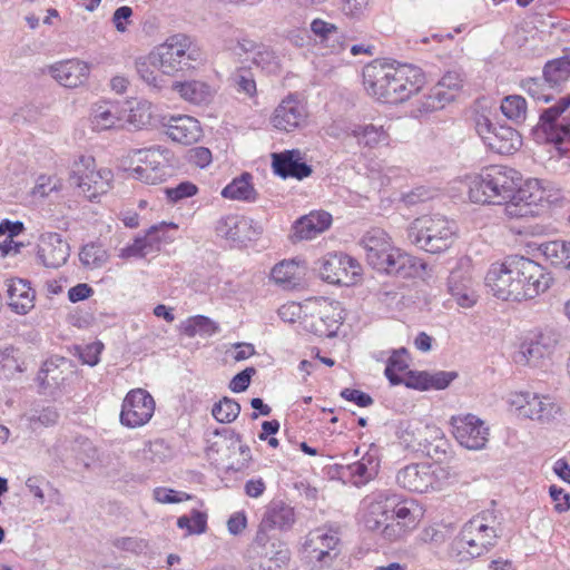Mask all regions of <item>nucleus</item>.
Here are the masks:
<instances>
[{"label": "nucleus", "mask_w": 570, "mask_h": 570, "mask_svg": "<svg viewBox=\"0 0 570 570\" xmlns=\"http://www.w3.org/2000/svg\"><path fill=\"white\" fill-rule=\"evenodd\" d=\"M551 282L540 264L523 256H510L500 264H492L485 276V285L493 296L514 302L537 297Z\"/></svg>", "instance_id": "1"}, {"label": "nucleus", "mask_w": 570, "mask_h": 570, "mask_svg": "<svg viewBox=\"0 0 570 570\" xmlns=\"http://www.w3.org/2000/svg\"><path fill=\"white\" fill-rule=\"evenodd\" d=\"M364 524L386 542L405 538L419 523L420 509L413 500L403 499L392 490H380L365 499Z\"/></svg>", "instance_id": "2"}, {"label": "nucleus", "mask_w": 570, "mask_h": 570, "mask_svg": "<svg viewBox=\"0 0 570 570\" xmlns=\"http://www.w3.org/2000/svg\"><path fill=\"white\" fill-rule=\"evenodd\" d=\"M366 91L385 104H400L417 92L425 82L419 67L375 60L363 70Z\"/></svg>", "instance_id": "3"}, {"label": "nucleus", "mask_w": 570, "mask_h": 570, "mask_svg": "<svg viewBox=\"0 0 570 570\" xmlns=\"http://www.w3.org/2000/svg\"><path fill=\"white\" fill-rule=\"evenodd\" d=\"M520 184L517 170L501 165L489 166L470 177L469 198L479 204L505 205L507 215L523 217L528 214V205L513 202L522 199Z\"/></svg>", "instance_id": "4"}, {"label": "nucleus", "mask_w": 570, "mask_h": 570, "mask_svg": "<svg viewBox=\"0 0 570 570\" xmlns=\"http://www.w3.org/2000/svg\"><path fill=\"white\" fill-rule=\"evenodd\" d=\"M500 522L493 509L472 517L462 527L451 544V557L462 561L465 557L478 558L491 551L500 538Z\"/></svg>", "instance_id": "5"}, {"label": "nucleus", "mask_w": 570, "mask_h": 570, "mask_svg": "<svg viewBox=\"0 0 570 570\" xmlns=\"http://www.w3.org/2000/svg\"><path fill=\"white\" fill-rule=\"evenodd\" d=\"M406 234L411 244L428 253L438 254L451 246L455 224L443 215H424L410 224Z\"/></svg>", "instance_id": "6"}, {"label": "nucleus", "mask_w": 570, "mask_h": 570, "mask_svg": "<svg viewBox=\"0 0 570 570\" xmlns=\"http://www.w3.org/2000/svg\"><path fill=\"white\" fill-rule=\"evenodd\" d=\"M149 59L163 73L175 75L193 68V63L202 59V53L190 37L177 33L159 45Z\"/></svg>", "instance_id": "7"}, {"label": "nucleus", "mask_w": 570, "mask_h": 570, "mask_svg": "<svg viewBox=\"0 0 570 570\" xmlns=\"http://www.w3.org/2000/svg\"><path fill=\"white\" fill-rule=\"evenodd\" d=\"M69 179L71 184L76 185L92 202L111 188L114 174L108 168L96 169V163L92 157L80 156L72 164Z\"/></svg>", "instance_id": "8"}, {"label": "nucleus", "mask_w": 570, "mask_h": 570, "mask_svg": "<svg viewBox=\"0 0 570 570\" xmlns=\"http://www.w3.org/2000/svg\"><path fill=\"white\" fill-rule=\"evenodd\" d=\"M436 426L423 424L419 420L400 421L396 430V435L404 448L424 451L430 456L433 455V452L435 454L445 452L443 446L446 445V442Z\"/></svg>", "instance_id": "9"}, {"label": "nucleus", "mask_w": 570, "mask_h": 570, "mask_svg": "<svg viewBox=\"0 0 570 570\" xmlns=\"http://www.w3.org/2000/svg\"><path fill=\"white\" fill-rule=\"evenodd\" d=\"M134 157L139 163L135 168L130 169V176L137 180L149 185L163 183L170 174V151L160 146L146 149H137Z\"/></svg>", "instance_id": "10"}, {"label": "nucleus", "mask_w": 570, "mask_h": 570, "mask_svg": "<svg viewBox=\"0 0 570 570\" xmlns=\"http://www.w3.org/2000/svg\"><path fill=\"white\" fill-rule=\"evenodd\" d=\"M474 122L480 138L490 150L497 154L510 155L522 145L520 134L509 126L494 125L484 115H478Z\"/></svg>", "instance_id": "11"}, {"label": "nucleus", "mask_w": 570, "mask_h": 570, "mask_svg": "<svg viewBox=\"0 0 570 570\" xmlns=\"http://www.w3.org/2000/svg\"><path fill=\"white\" fill-rule=\"evenodd\" d=\"M537 129L556 145L570 141V95L561 97L553 106L540 112Z\"/></svg>", "instance_id": "12"}, {"label": "nucleus", "mask_w": 570, "mask_h": 570, "mask_svg": "<svg viewBox=\"0 0 570 570\" xmlns=\"http://www.w3.org/2000/svg\"><path fill=\"white\" fill-rule=\"evenodd\" d=\"M318 274L324 282L352 285L361 275V265L344 253H328L318 261Z\"/></svg>", "instance_id": "13"}, {"label": "nucleus", "mask_w": 570, "mask_h": 570, "mask_svg": "<svg viewBox=\"0 0 570 570\" xmlns=\"http://www.w3.org/2000/svg\"><path fill=\"white\" fill-rule=\"evenodd\" d=\"M557 337L553 332H540L525 337L513 353V362L519 366L540 367L550 357Z\"/></svg>", "instance_id": "14"}, {"label": "nucleus", "mask_w": 570, "mask_h": 570, "mask_svg": "<svg viewBox=\"0 0 570 570\" xmlns=\"http://www.w3.org/2000/svg\"><path fill=\"white\" fill-rule=\"evenodd\" d=\"M316 306L315 313L305 320L306 330L321 337L335 336L344 320L341 303L321 297Z\"/></svg>", "instance_id": "15"}, {"label": "nucleus", "mask_w": 570, "mask_h": 570, "mask_svg": "<svg viewBox=\"0 0 570 570\" xmlns=\"http://www.w3.org/2000/svg\"><path fill=\"white\" fill-rule=\"evenodd\" d=\"M520 416L549 423L560 413L561 407L550 395L523 392L517 394L512 401Z\"/></svg>", "instance_id": "16"}, {"label": "nucleus", "mask_w": 570, "mask_h": 570, "mask_svg": "<svg viewBox=\"0 0 570 570\" xmlns=\"http://www.w3.org/2000/svg\"><path fill=\"white\" fill-rule=\"evenodd\" d=\"M155 412L153 396L142 389H135L127 393L122 401L120 423L127 428H139L150 421Z\"/></svg>", "instance_id": "17"}, {"label": "nucleus", "mask_w": 570, "mask_h": 570, "mask_svg": "<svg viewBox=\"0 0 570 570\" xmlns=\"http://www.w3.org/2000/svg\"><path fill=\"white\" fill-rule=\"evenodd\" d=\"M452 433L455 440L468 450H482L489 440V429L473 414L451 417Z\"/></svg>", "instance_id": "18"}, {"label": "nucleus", "mask_w": 570, "mask_h": 570, "mask_svg": "<svg viewBox=\"0 0 570 570\" xmlns=\"http://www.w3.org/2000/svg\"><path fill=\"white\" fill-rule=\"evenodd\" d=\"M396 483L409 491L425 493L440 488L436 470L429 463H412L396 473Z\"/></svg>", "instance_id": "19"}, {"label": "nucleus", "mask_w": 570, "mask_h": 570, "mask_svg": "<svg viewBox=\"0 0 570 570\" xmlns=\"http://www.w3.org/2000/svg\"><path fill=\"white\" fill-rule=\"evenodd\" d=\"M306 105L297 94H289L275 108L272 124L275 128L291 132L302 128L307 121Z\"/></svg>", "instance_id": "20"}, {"label": "nucleus", "mask_w": 570, "mask_h": 570, "mask_svg": "<svg viewBox=\"0 0 570 570\" xmlns=\"http://www.w3.org/2000/svg\"><path fill=\"white\" fill-rule=\"evenodd\" d=\"M463 80L460 73L455 71L446 72L441 80L431 89L430 94L419 101L417 111L428 114L442 109L446 104L455 98L461 89Z\"/></svg>", "instance_id": "21"}, {"label": "nucleus", "mask_w": 570, "mask_h": 570, "mask_svg": "<svg viewBox=\"0 0 570 570\" xmlns=\"http://www.w3.org/2000/svg\"><path fill=\"white\" fill-rule=\"evenodd\" d=\"M295 522L294 509L282 502H272L259 523L258 531L255 538V542L264 544L269 541L268 531L272 530H288Z\"/></svg>", "instance_id": "22"}, {"label": "nucleus", "mask_w": 570, "mask_h": 570, "mask_svg": "<svg viewBox=\"0 0 570 570\" xmlns=\"http://www.w3.org/2000/svg\"><path fill=\"white\" fill-rule=\"evenodd\" d=\"M168 226L176 228V225H167L166 223L149 227L144 236L136 237L131 244L121 248L119 256L121 258H145L158 253L163 242L167 239L166 229Z\"/></svg>", "instance_id": "23"}, {"label": "nucleus", "mask_w": 570, "mask_h": 570, "mask_svg": "<svg viewBox=\"0 0 570 570\" xmlns=\"http://www.w3.org/2000/svg\"><path fill=\"white\" fill-rule=\"evenodd\" d=\"M217 236L232 243H245L252 240L262 233L253 219L239 215L220 217L215 226Z\"/></svg>", "instance_id": "24"}, {"label": "nucleus", "mask_w": 570, "mask_h": 570, "mask_svg": "<svg viewBox=\"0 0 570 570\" xmlns=\"http://www.w3.org/2000/svg\"><path fill=\"white\" fill-rule=\"evenodd\" d=\"M448 289L458 305L464 308L472 307L478 299L474 282L468 267L453 268L448 278Z\"/></svg>", "instance_id": "25"}, {"label": "nucleus", "mask_w": 570, "mask_h": 570, "mask_svg": "<svg viewBox=\"0 0 570 570\" xmlns=\"http://www.w3.org/2000/svg\"><path fill=\"white\" fill-rule=\"evenodd\" d=\"M69 245L58 233H45L40 236L38 244V257L49 268H58L69 257Z\"/></svg>", "instance_id": "26"}, {"label": "nucleus", "mask_w": 570, "mask_h": 570, "mask_svg": "<svg viewBox=\"0 0 570 570\" xmlns=\"http://www.w3.org/2000/svg\"><path fill=\"white\" fill-rule=\"evenodd\" d=\"M366 250L367 263L376 271L383 267L392 250L396 248L390 243L387 234L380 228H373L362 239Z\"/></svg>", "instance_id": "27"}, {"label": "nucleus", "mask_w": 570, "mask_h": 570, "mask_svg": "<svg viewBox=\"0 0 570 570\" xmlns=\"http://www.w3.org/2000/svg\"><path fill=\"white\" fill-rule=\"evenodd\" d=\"M274 173L282 178L293 177L303 179L312 174V168L302 161L299 150H286L284 153L273 154Z\"/></svg>", "instance_id": "28"}, {"label": "nucleus", "mask_w": 570, "mask_h": 570, "mask_svg": "<svg viewBox=\"0 0 570 570\" xmlns=\"http://www.w3.org/2000/svg\"><path fill=\"white\" fill-rule=\"evenodd\" d=\"M309 27L316 43L322 48L332 53H338L346 48L345 36L336 24L316 18Z\"/></svg>", "instance_id": "29"}, {"label": "nucleus", "mask_w": 570, "mask_h": 570, "mask_svg": "<svg viewBox=\"0 0 570 570\" xmlns=\"http://www.w3.org/2000/svg\"><path fill=\"white\" fill-rule=\"evenodd\" d=\"M379 469L380 459L376 450H368L358 461L344 466L343 475L348 476L354 485L361 487L374 479L379 473Z\"/></svg>", "instance_id": "30"}, {"label": "nucleus", "mask_w": 570, "mask_h": 570, "mask_svg": "<svg viewBox=\"0 0 570 570\" xmlns=\"http://www.w3.org/2000/svg\"><path fill=\"white\" fill-rule=\"evenodd\" d=\"M51 76L63 87L76 88L89 76V66L80 60H66L50 67Z\"/></svg>", "instance_id": "31"}, {"label": "nucleus", "mask_w": 570, "mask_h": 570, "mask_svg": "<svg viewBox=\"0 0 570 570\" xmlns=\"http://www.w3.org/2000/svg\"><path fill=\"white\" fill-rule=\"evenodd\" d=\"M424 267V263L420 259L396 248L395 250H392L389 259L383 264V267L380 268L379 272L401 278H411L419 275L420 271Z\"/></svg>", "instance_id": "32"}, {"label": "nucleus", "mask_w": 570, "mask_h": 570, "mask_svg": "<svg viewBox=\"0 0 570 570\" xmlns=\"http://www.w3.org/2000/svg\"><path fill=\"white\" fill-rule=\"evenodd\" d=\"M9 306L18 314H27L35 307L36 292L30 282L23 278H10L7 281Z\"/></svg>", "instance_id": "33"}, {"label": "nucleus", "mask_w": 570, "mask_h": 570, "mask_svg": "<svg viewBox=\"0 0 570 570\" xmlns=\"http://www.w3.org/2000/svg\"><path fill=\"white\" fill-rule=\"evenodd\" d=\"M166 135L174 141L183 145L197 142L202 136V129L197 119L190 116L173 117L165 125Z\"/></svg>", "instance_id": "34"}, {"label": "nucleus", "mask_w": 570, "mask_h": 570, "mask_svg": "<svg viewBox=\"0 0 570 570\" xmlns=\"http://www.w3.org/2000/svg\"><path fill=\"white\" fill-rule=\"evenodd\" d=\"M331 224L332 216L327 212H311L295 222L293 236L298 240L312 239L330 228Z\"/></svg>", "instance_id": "35"}, {"label": "nucleus", "mask_w": 570, "mask_h": 570, "mask_svg": "<svg viewBox=\"0 0 570 570\" xmlns=\"http://www.w3.org/2000/svg\"><path fill=\"white\" fill-rule=\"evenodd\" d=\"M338 542L340 538L336 532L316 529L309 533L305 547L311 553H314L313 557L317 562L327 563V560H333L331 551L336 548Z\"/></svg>", "instance_id": "36"}, {"label": "nucleus", "mask_w": 570, "mask_h": 570, "mask_svg": "<svg viewBox=\"0 0 570 570\" xmlns=\"http://www.w3.org/2000/svg\"><path fill=\"white\" fill-rule=\"evenodd\" d=\"M69 374H72L69 360L66 357H51L43 363L39 380L47 387H60L65 384Z\"/></svg>", "instance_id": "37"}, {"label": "nucleus", "mask_w": 570, "mask_h": 570, "mask_svg": "<svg viewBox=\"0 0 570 570\" xmlns=\"http://www.w3.org/2000/svg\"><path fill=\"white\" fill-rule=\"evenodd\" d=\"M173 89L178 92L180 98L194 105H207L215 95V89L202 80H188L175 82Z\"/></svg>", "instance_id": "38"}, {"label": "nucleus", "mask_w": 570, "mask_h": 570, "mask_svg": "<svg viewBox=\"0 0 570 570\" xmlns=\"http://www.w3.org/2000/svg\"><path fill=\"white\" fill-rule=\"evenodd\" d=\"M347 135L355 138L357 145L373 149L381 144H387L389 134L383 126L373 124H355L348 127Z\"/></svg>", "instance_id": "39"}, {"label": "nucleus", "mask_w": 570, "mask_h": 570, "mask_svg": "<svg viewBox=\"0 0 570 570\" xmlns=\"http://www.w3.org/2000/svg\"><path fill=\"white\" fill-rule=\"evenodd\" d=\"M252 176L247 173L235 178L223 190L222 196L235 200L255 202L256 191L250 183Z\"/></svg>", "instance_id": "40"}, {"label": "nucleus", "mask_w": 570, "mask_h": 570, "mask_svg": "<svg viewBox=\"0 0 570 570\" xmlns=\"http://www.w3.org/2000/svg\"><path fill=\"white\" fill-rule=\"evenodd\" d=\"M410 355L405 347L393 350L387 360L384 374L392 385L403 383V377L397 373L404 372L409 368Z\"/></svg>", "instance_id": "41"}, {"label": "nucleus", "mask_w": 570, "mask_h": 570, "mask_svg": "<svg viewBox=\"0 0 570 570\" xmlns=\"http://www.w3.org/2000/svg\"><path fill=\"white\" fill-rule=\"evenodd\" d=\"M91 122L96 130L121 127V118L117 115V107L111 104L97 106L94 109Z\"/></svg>", "instance_id": "42"}, {"label": "nucleus", "mask_w": 570, "mask_h": 570, "mask_svg": "<svg viewBox=\"0 0 570 570\" xmlns=\"http://www.w3.org/2000/svg\"><path fill=\"white\" fill-rule=\"evenodd\" d=\"M259 43L243 35H237L224 41V48L242 62L252 60Z\"/></svg>", "instance_id": "43"}, {"label": "nucleus", "mask_w": 570, "mask_h": 570, "mask_svg": "<svg viewBox=\"0 0 570 570\" xmlns=\"http://www.w3.org/2000/svg\"><path fill=\"white\" fill-rule=\"evenodd\" d=\"M569 76L570 69L563 57L548 61L543 68V78L550 89L559 88L568 80Z\"/></svg>", "instance_id": "44"}, {"label": "nucleus", "mask_w": 570, "mask_h": 570, "mask_svg": "<svg viewBox=\"0 0 570 570\" xmlns=\"http://www.w3.org/2000/svg\"><path fill=\"white\" fill-rule=\"evenodd\" d=\"M299 266L294 261H283L276 264L271 273L273 281L286 288L297 284Z\"/></svg>", "instance_id": "45"}, {"label": "nucleus", "mask_w": 570, "mask_h": 570, "mask_svg": "<svg viewBox=\"0 0 570 570\" xmlns=\"http://www.w3.org/2000/svg\"><path fill=\"white\" fill-rule=\"evenodd\" d=\"M80 262L89 268H100L108 261V254L100 244L85 245L79 254Z\"/></svg>", "instance_id": "46"}, {"label": "nucleus", "mask_w": 570, "mask_h": 570, "mask_svg": "<svg viewBox=\"0 0 570 570\" xmlns=\"http://www.w3.org/2000/svg\"><path fill=\"white\" fill-rule=\"evenodd\" d=\"M0 368L12 375L23 371L22 353L11 345L0 348Z\"/></svg>", "instance_id": "47"}, {"label": "nucleus", "mask_w": 570, "mask_h": 570, "mask_svg": "<svg viewBox=\"0 0 570 570\" xmlns=\"http://www.w3.org/2000/svg\"><path fill=\"white\" fill-rule=\"evenodd\" d=\"M240 413V405L233 399L223 397L212 409L213 416L220 423H230Z\"/></svg>", "instance_id": "48"}, {"label": "nucleus", "mask_w": 570, "mask_h": 570, "mask_svg": "<svg viewBox=\"0 0 570 570\" xmlns=\"http://www.w3.org/2000/svg\"><path fill=\"white\" fill-rule=\"evenodd\" d=\"M501 111L507 118L517 122L524 120L527 101L523 97L518 95L508 96L501 102Z\"/></svg>", "instance_id": "49"}, {"label": "nucleus", "mask_w": 570, "mask_h": 570, "mask_svg": "<svg viewBox=\"0 0 570 570\" xmlns=\"http://www.w3.org/2000/svg\"><path fill=\"white\" fill-rule=\"evenodd\" d=\"M180 529H186L188 534H200L207 529V514L198 510H193L190 515H181L177 520Z\"/></svg>", "instance_id": "50"}, {"label": "nucleus", "mask_w": 570, "mask_h": 570, "mask_svg": "<svg viewBox=\"0 0 570 570\" xmlns=\"http://www.w3.org/2000/svg\"><path fill=\"white\" fill-rule=\"evenodd\" d=\"M250 61L268 72H274L278 68V58L275 52L262 43L258 45Z\"/></svg>", "instance_id": "51"}, {"label": "nucleus", "mask_w": 570, "mask_h": 570, "mask_svg": "<svg viewBox=\"0 0 570 570\" xmlns=\"http://www.w3.org/2000/svg\"><path fill=\"white\" fill-rule=\"evenodd\" d=\"M259 551L257 553L265 559L275 560L276 562H285L288 560V550L284 548V544L279 540H273L269 537V541L264 544L255 542Z\"/></svg>", "instance_id": "52"}, {"label": "nucleus", "mask_w": 570, "mask_h": 570, "mask_svg": "<svg viewBox=\"0 0 570 570\" xmlns=\"http://www.w3.org/2000/svg\"><path fill=\"white\" fill-rule=\"evenodd\" d=\"M567 244L568 242L564 240L548 242L541 245V250L546 259L550 262L551 265L562 267L566 262L564 253L568 250Z\"/></svg>", "instance_id": "53"}, {"label": "nucleus", "mask_w": 570, "mask_h": 570, "mask_svg": "<svg viewBox=\"0 0 570 570\" xmlns=\"http://www.w3.org/2000/svg\"><path fill=\"white\" fill-rule=\"evenodd\" d=\"M522 88L538 101L549 102L553 99V95L550 92L551 89L544 79H527L522 82Z\"/></svg>", "instance_id": "54"}, {"label": "nucleus", "mask_w": 570, "mask_h": 570, "mask_svg": "<svg viewBox=\"0 0 570 570\" xmlns=\"http://www.w3.org/2000/svg\"><path fill=\"white\" fill-rule=\"evenodd\" d=\"M340 10L345 17L360 20L368 11V0H340Z\"/></svg>", "instance_id": "55"}, {"label": "nucleus", "mask_w": 570, "mask_h": 570, "mask_svg": "<svg viewBox=\"0 0 570 570\" xmlns=\"http://www.w3.org/2000/svg\"><path fill=\"white\" fill-rule=\"evenodd\" d=\"M232 80L238 92H243L248 97H253L256 94V82L249 71L239 69L233 75Z\"/></svg>", "instance_id": "56"}, {"label": "nucleus", "mask_w": 570, "mask_h": 570, "mask_svg": "<svg viewBox=\"0 0 570 570\" xmlns=\"http://www.w3.org/2000/svg\"><path fill=\"white\" fill-rule=\"evenodd\" d=\"M190 321L191 325L186 330L189 336H194L196 333L210 336L219 331L218 325L206 316L198 315Z\"/></svg>", "instance_id": "57"}, {"label": "nucleus", "mask_w": 570, "mask_h": 570, "mask_svg": "<svg viewBox=\"0 0 570 570\" xmlns=\"http://www.w3.org/2000/svg\"><path fill=\"white\" fill-rule=\"evenodd\" d=\"M28 420L33 429H36L38 425L48 428L55 425L58 422L59 413L55 407L48 406L39 412H36L35 414H31Z\"/></svg>", "instance_id": "58"}, {"label": "nucleus", "mask_w": 570, "mask_h": 570, "mask_svg": "<svg viewBox=\"0 0 570 570\" xmlns=\"http://www.w3.org/2000/svg\"><path fill=\"white\" fill-rule=\"evenodd\" d=\"M61 188L60 180L55 176L40 175L32 189V194L39 197H47L50 193Z\"/></svg>", "instance_id": "59"}, {"label": "nucleus", "mask_w": 570, "mask_h": 570, "mask_svg": "<svg viewBox=\"0 0 570 570\" xmlns=\"http://www.w3.org/2000/svg\"><path fill=\"white\" fill-rule=\"evenodd\" d=\"M153 497L159 503H178L191 498L185 492L175 491L167 488H156L154 490Z\"/></svg>", "instance_id": "60"}, {"label": "nucleus", "mask_w": 570, "mask_h": 570, "mask_svg": "<svg viewBox=\"0 0 570 570\" xmlns=\"http://www.w3.org/2000/svg\"><path fill=\"white\" fill-rule=\"evenodd\" d=\"M197 193V187L193 183L183 181L174 188H167V198L174 203L179 202L184 198L194 196Z\"/></svg>", "instance_id": "61"}, {"label": "nucleus", "mask_w": 570, "mask_h": 570, "mask_svg": "<svg viewBox=\"0 0 570 570\" xmlns=\"http://www.w3.org/2000/svg\"><path fill=\"white\" fill-rule=\"evenodd\" d=\"M429 373L428 372H414L409 371L403 379V383L410 387L421 391L430 390L429 384Z\"/></svg>", "instance_id": "62"}, {"label": "nucleus", "mask_w": 570, "mask_h": 570, "mask_svg": "<svg viewBox=\"0 0 570 570\" xmlns=\"http://www.w3.org/2000/svg\"><path fill=\"white\" fill-rule=\"evenodd\" d=\"M102 347V344L99 342L88 344L85 347L79 348V358L82 361L83 364L95 366L96 364L99 363Z\"/></svg>", "instance_id": "63"}, {"label": "nucleus", "mask_w": 570, "mask_h": 570, "mask_svg": "<svg viewBox=\"0 0 570 570\" xmlns=\"http://www.w3.org/2000/svg\"><path fill=\"white\" fill-rule=\"evenodd\" d=\"M256 373L254 367H247L244 371L236 374L230 383L229 389L235 393H240L247 390L250 384L252 376Z\"/></svg>", "instance_id": "64"}]
</instances>
